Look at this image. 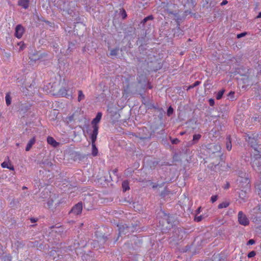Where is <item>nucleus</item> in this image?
<instances>
[{"label": "nucleus", "instance_id": "1", "mask_svg": "<svg viewBox=\"0 0 261 261\" xmlns=\"http://www.w3.org/2000/svg\"><path fill=\"white\" fill-rule=\"evenodd\" d=\"M258 137V134H252V136L247 135L246 136V140L250 145V146L254 148V153H260L261 154V144H258L256 142L257 138Z\"/></svg>", "mask_w": 261, "mask_h": 261}, {"label": "nucleus", "instance_id": "2", "mask_svg": "<svg viewBox=\"0 0 261 261\" xmlns=\"http://www.w3.org/2000/svg\"><path fill=\"white\" fill-rule=\"evenodd\" d=\"M102 117V113L101 112L97 113L96 117L93 119L91 122L93 130L91 135H97L98 133V123L100 122Z\"/></svg>", "mask_w": 261, "mask_h": 261}, {"label": "nucleus", "instance_id": "3", "mask_svg": "<svg viewBox=\"0 0 261 261\" xmlns=\"http://www.w3.org/2000/svg\"><path fill=\"white\" fill-rule=\"evenodd\" d=\"M242 174L244 175V176H240V178L238 179L239 181V187L241 189H243L245 190H249L250 187V180L246 176V173H243Z\"/></svg>", "mask_w": 261, "mask_h": 261}, {"label": "nucleus", "instance_id": "4", "mask_svg": "<svg viewBox=\"0 0 261 261\" xmlns=\"http://www.w3.org/2000/svg\"><path fill=\"white\" fill-rule=\"evenodd\" d=\"M238 222L240 224L247 226L249 224V220L242 211H240L238 215Z\"/></svg>", "mask_w": 261, "mask_h": 261}, {"label": "nucleus", "instance_id": "5", "mask_svg": "<svg viewBox=\"0 0 261 261\" xmlns=\"http://www.w3.org/2000/svg\"><path fill=\"white\" fill-rule=\"evenodd\" d=\"M83 210V204L82 202H79L75 205H74L70 213H73L74 215H77L82 213Z\"/></svg>", "mask_w": 261, "mask_h": 261}, {"label": "nucleus", "instance_id": "6", "mask_svg": "<svg viewBox=\"0 0 261 261\" xmlns=\"http://www.w3.org/2000/svg\"><path fill=\"white\" fill-rule=\"evenodd\" d=\"M97 135H91V145H92V154L93 156H95L98 154V149L95 144V141L97 139Z\"/></svg>", "mask_w": 261, "mask_h": 261}, {"label": "nucleus", "instance_id": "7", "mask_svg": "<svg viewBox=\"0 0 261 261\" xmlns=\"http://www.w3.org/2000/svg\"><path fill=\"white\" fill-rule=\"evenodd\" d=\"M24 32V28L21 24H18L15 28V36L20 39L22 37Z\"/></svg>", "mask_w": 261, "mask_h": 261}, {"label": "nucleus", "instance_id": "8", "mask_svg": "<svg viewBox=\"0 0 261 261\" xmlns=\"http://www.w3.org/2000/svg\"><path fill=\"white\" fill-rule=\"evenodd\" d=\"M47 143L53 146L56 147L59 145V143L57 142L53 137L49 136L47 138Z\"/></svg>", "mask_w": 261, "mask_h": 261}, {"label": "nucleus", "instance_id": "9", "mask_svg": "<svg viewBox=\"0 0 261 261\" xmlns=\"http://www.w3.org/2000/svg\"><path fill=\"white\" fill-rule=\"evenodd\" d=\"M59 93L63 97H65L66 98L71 97V95L68 93V90L64 87L61 88L59 90Z\"/></svg>", "mask_w": 261, "mask_h": 261}, {"label": "nucleus", "instance_id": "10", "mask_svg": "<svg viewBox=\"0 0 261 261\" xmlns=\"http://www.w3.org/2000/svg\"><path fill=\"white\" fill-rule=\"evenodd\" d=\"M29 0H18V4L23 8L27 9L29 7Z\"/></svg>", "mask_w": 261, "mask_h": 261}, {"label": "nucleus", "instance_id": "11", "mask_svg": "<svg viewBox=\"0 0 261 261\" xmlns=\"http://www.w3.org/2000/svg\"><path fill=\"white\" fill-rule=\"evenodd\" d=\"M35 141L36 139L35 137H34L29 141L25 148V150L27 151H28L31 149L32 146L35 144Z\"/></svg>", "mask_w": 261, "mask_h": 261}, {"label": "nucleus", "instance_id": "12", "mask_svg": "<svg viewBox=\"0 0 261 261\" xmlns=\"http://www.w3.org/2000/svg\"><path fill=\"white\" fill-rule=\"evenodd\" d=\"M1 166L3 168H8L10 170L13 171L14 170L13 166L6 162H4L3 163H2L1 164Z\"/></svg>", "mask_w": 261, "mask_h": 261}, {"label": "nucleus", "instance_id": "13", "mask_svg": "<svg viewBox=\"0 0 261 261\" xmlns=\"http://www.w3.org/2000/svg\"><path fill=\"white\" fill-rule=\"evenodd\" d=\"M129 228L126 226V227H125L124 225H122V226H120L119 227V234H125L126 233V230H127L128 229H129Z\"/></svg>", "mask_w": 261, "mask_h": 261}, {"label": "nucleus", "instance_id": "14", "mask_svg": "<svg viewBox=\"0 0 261 261\" xmlns=\"http://www.w3.org/2000/svg\"><path fill=\"white\" fill-rule=\"evenodd\" d=\"M122 187L124 192L129 189V184L127 181H123L122 184Z\"/></svg>", "mask_w": 261, "mask_h": 261}, {"label": "nucleus", "instance_id": "15", "mask_svg": "<svg viewBox=\"0 0 261 261\" xmlns=\"http://www.w3.org/2000/svg\"><path fill=\"white\" fill-rule=\"evenodd\" d=\"M227 143H226V148L228 151H230L231 149V142L230 140V137L228 136L226 138Z\"/></svg>", "mask_w": 261, "mask_h": 261}, {"label": "nucleus", "instance_id": "16", "mask_svg": "<svg viewBox=\"0 0 261 261\" xmlns=\"http://www.w3.org/2000/svg\"><path fill=\"white\" fill-rule=\"evenodd\" d=\"M85 96L84 94L83 91L82 90H79L78 91V97H77V100L78 101H81V100H83L85 98Z\"/></svg>", "mask_w": 261, "mask_h": 261}, {"label": "nucleus", "instance_id": "17", "mask_svg": "<svg viewBox=\"0 0 261 261\" xmlns=\"http://www.w3.org/2000/svg\"><path fill=\"white\" fill-rule=\"evenodd\" d=\"M229 205V202H222L221 203H220L219 205H218V208H220V209H221V208H226L227 207H228Z\"/></svg>", "mask_w": 261, "mask_h": 261}, {"label": "nucleus", "instance_id": "18", "mask_svg": "<svg viewBox=\"0 0 261 261\" xmlns=\"http://www.w3.org/2000/svg\"><path fill=\"white\" fill-rule=\"evenodd\" d=\"M244 189H242L241 190V192L239 193V197L240 198L242 199H245L246 197V190H244Z\"/></svg>", "mask_w": 261, "mask_h": 261}, {"label": "nucleus", "instance_id": "19", "mask_svg": "<svg viewBox=\"0 0 261 261\" xmlns=\"http://www.w3.org/2000/svg\"><path fill=\"white\" fill-rule=\"evenodd\" d=\"M224 92H225L224 89H222V90L219 91L216 95V99L218 100L220 99L222 97L224 93Z\"/></svg>", "mask_w": 261, "mask_h": 261}, {"label": "nucleus", "instance_id": "20", "mask_svg": "<svg viewBox=\"0 0 261 261\" xmlns=\"http://www.w3.org/2000/svg\"><path fill=\"white\" fill-rule=\"evenodd\" d=\"M201 136L200 134H195L193 137V143H197L199 140L201 138Z\"/></svg>", "mask_w": 261, "mask_h": 261}, {"label": "nucleus", "instance_id": "21", "mask_svg": "<svg viewBox=\"0 0 261 261\" xmlns=\"http://www.w3.org/2000/svg\"><path fill=\"white\" fill-rule=\"evenodd\" d=\"M120 13L123 19H124L126 18L127 14L125 10L123 8H122L120 10Z\"/></svg>", "mask_w": 261, "mask_h": 261}, {"label": "nucleus", "instance_id": "22", "mask_svg": "<svg viewBox=\"0 0 261 261\" xmlns=\"http://www.w3.org/2000/svg\"><path fill=\"white\" fill-rule=\"evenodd\" d=\"M6 102L7 106H9L11 104V98L9 94V93H7L6 97Z\"/></svg>", "mask_w": 261, "mask_h": 261}, {"label": "nucleus", "instance_id": "23", "mask_svg": "<svg viewBox=\"0 0 261 261\" xmlns=\"http://www.w3.org/2000/svg\"><path fill=\"white\" fill-rule=\"evenodd\" d=\"M73 119H74V114H72L70 116H68L66 118V121L68 123L72 121L73 120Z\"/></svg>", "mask_w": 261, "mask_h": 261}, {"label": "nucleus", "instance_id": "24", "mask_svg": "<svg viewBox=\"0 0 261 261\" xmlns=\"http://www.w3.org/2000/svg\"><path fill=\"white\" fill-rule=\"evenodd\" d=\"M118 51V49H117V48H115V49H112L110 52V55L112 56L117 55Z\"/></svg>", "mask_w": 261, "mask_h": 261}, {"label": "nucleus", "instance_id": "25", "mask_svg": "<svg viewBox=\"0 0 261 261\" xmlns=\"http://www.w3.org/2000/svg\"><path fill=\"white\" fill-rule=\"evenodd\" d=\"M255 255L256 252L255 251H251L248 254L247 256L248 258H251L254 257Z\"/></svg>", "mask_w": 261, "mask_h": 261}, {"label": "nucleus", "instance_id": "26", "mask_svg": "<svg viewBox=\"0 0 261 261\" xmlns=\"http://www.w3.org/2000/svg\"><path fill=\"white\" fill-rule=\"evenodd\" d=\"M173 113V109L171 107H169L167 110L168 116H170Z\"/></svg>", "mask_w": 261, "mask_h": 261}, {"label": "nucleus", "instance_id": "27", "mask_svg": "<svg viewBox=\"0 0 261 261\" xmlns=\"http://www.w3.org/2000/svg\"><path fill=\"white\" fill-rule=\"evenodd\" d=\"M218 199V196L217 195H213L211 198V201L212 203L215 202Z\"/></svg>", "mask_w": 261, "mask_h": 261}, {"label": "nucleus", "instance_id": "28", "mask_svg": "<svg viewBox=\"0 0 261 261\" xmlns=\"http://www.w3.org/2000/svg\"><path fill=\"white\" fill-rule=\"evenodd\" d=\"M246 34H247L246 32H243V33H242L239 34L237 35V38H240L241 37H243L246 36Z\"/></svg>", "mask_w": 261, "mask_h": 261}, {"label": "nucleus", "instance_id": "29", "mask_svg": "<svg viewBox=\"0 0 261 261\" xmlns=\"http://www.w3.org/2000/svg\"><path fill=\"white\" fill-rule=\"evenodd\" d=\"M202 216H198V217H196L194 219L195 221H197V222H200L202 220Z\"/></svg>", "mask_w": 261, "mask_h": 261}, {"label": "nucleus", "instance_id": "30", "mask_svg": "<svg viewBox=\"0 0 261 261\" xmlns=\"http://www.w3.org/2000/svg\"><path fill=\"white\" fill-rule=\"evenodd\" d=\"M254 243H255V241L253 239H250L248 241L247 244L248 245H252L254 244Z\"/></svg>", "mask_w": 261, "mask_h": 261}, {"label": "nucleus", "instance_id": "31", "mask_svg": "<svg viewBox=\"0 0 261 261\" xmlns=\"http://www.w3.org/2000/svg\"><path fill=\"white\" fill-rule=\"evenodd\" d=\"M208 101H209L210 105L211 106H213L214 105L215 101L213 99H212V98L210 99Z\"/></svg>", "mask_w": 261, "mask_h": 261}, {"label": "nucleus", "instance_id": "32", "mask_svg": "<svg viewBox=\"0 0 261 261\" xmlns=\"http://www.w3.org/2000/svg\"><path fill=\"white\" fill-rule=\"evenodd\" d=\"M179 142V140L178 139H174L172 140V143L173 144H176Z\"/></svg>", "mask_w": 261, "mask_h": 261}, {"label": "nucleus", "instance_id": "33", "mask_svg": "<svg viewBox=\"0 0 261 261\" xmlns=\"http://www.w3.org/2000/svg\"><path fill=\"white\" fill-rule=\"evenodd\" d=\"M145 18L147 19V21L148 20H152L154 19V17L152 15H149V16L146 17Z\"/></svg>", "mask_w": 261, "mask_h": 261}, {"label": "nucleus", "instance_id": "34", "mask_svg": "<svg viewBox=\"0 0 261 261\" xmlns=\"http://www.w3.org/2000/svg\"><path fill=\"white\" fill-rule=\"evenodd\" d=\"M145 18L147 19V21L148 20H152L154 19V17L152 15H149V16L146 17Z\"/></svg>", "mask_w": 261, "mask_h": 261}, {"label": "nucleus", "instance_id": "35", "mask_svg": "<svg viewBox=\"0 0 261 261\" xmlns=\"http://www.w3.org/2000/svg\"><path fill=\"white\" fill-rule=\"evenodd\" d=\"M18 45H20V50H22V49H23V48H24V44L23 43H22V42L18 43Z\"/></svg>", "mask_w": 261, "mask_h": 261}, {"label": "nucleus", "instance_id": "36", "mask_svg": "<svg viewBox=\"0 0 261 261\" xmlns=\"http://www.w3.org/2000/svg\"><path fill=\"white\" fill-rule=\"evenodd\" d=\"M200 83V82H199V81H196V82H195L194 83V84H193V86H191L190 88H193V87H196V86H197L199 85Z\"/></svg>", "mask_w": 261, "mask_h": 261}, {"label": "nucleus", "instance_id": "37", "mask_svg": "<svg viewBox=\"0 0 261 261\" xmlns=\"http://www.w3.org/2000/svg\"><path fill=\"white\" fill-rule=\"evenodd\" d=\"M147 21V19L145 17L141 21V23H142L143 25H144L145 23Z\"/></svg>", "mask_w": 261, "mask_h": 261}, {"label": "nucleus", "instance_id": "38", "mask_svg": "<svg viewBox=\"0 0 261 261\" xmlns=\"http://www.w3.org/2000/svg\"><path fill=\"white\" fill-rule=\"evenodd\" d=\"M227 3H228V2L227 0H223L222 1V2L221 3V5L223 6V5L227 4Z\"/></svg>", "mask_w": 261, "mask_h": 261}, {"label": "nucleus", "instance_id": "39", "mask_svg": "<svg viewBox=\"0 0 261 261\" xmlns=\"http://www.w3.org/2000/svg\"><path fill=\"white\" fill-rule=\"evenodd\" d=\"M118 172V169L117 168L114 169L112 170V173L114 174V175H116L117 173Z\"/></svg>", "mask_w": 261, "mask_h": 261}, {"label": "nucleus", "instance_id": "40", "mask_svg": "<svg viewBox=\"0 0 261 261\" xmlns=\"http://www.w3.org/2000/svg\"><path fill=\"white\" fill-rule=\"evenodd\" d=\"M229 184L228 182H227V184H226L224 188L225 189H228V188H229Z\"/></svg>", "mask_w": 261, "mask_h": 261}, {"label": "nucleus", "instance_id": "41", "mask_svg": "<svg viewBox=\"0 0 261 261\" xmlns=\"http://www.w3.org/2000/svg\"><path fill=\"white\" fill-rule=\"evenodd\" d=\"M257 18H261V12H259L257 16Z\"/></svg>", "mask_w": 261, "mask_h": 261}, {"label": "nucleus", "instance_id": "42", "mask_svg": "<svg viewBox=\"0 0 261 261\" xmlns=\"http://www.w3.org/2000/svg\"><path fill=\"white\" fill-rule=\"evenodd\" d=\"M200 209H201V207H199L197 209V213H200Z\"/></svg>", "mask_w": 261, "mask_h": 261}, {"label": "nucleus", "instance_id": "43", "mask_svg": "<svg viewBox=\"0 0 261 261\" xmlns=\"http://www.w3.org/2000/svg\"><path fill=\"white\" fill-rule=\"evenodd\" d=\"M185 134V132H182L180 133V135H184Z\"/></svg>", "mask_w": 261, "mask_h": 261}, {"label": "nucleus", "instance_id": "44", "mask_svg": "<svg viewBox=\"0 0 261 261\" xmlns=\"http://www.w3.org/2000/svg\"><path fill=\"white\" fill-rule=\"evenodd\" d=\"M216 148L217 149H220V146L219 145H216Z\"/></svg>", "mask_w": 261, "mask_h": 261}, {"label": "nucleus", "instance_id": "45", "mask_svg": "<svg viewBox=\"0 0 261 261\" xmlns=\"http://www.w3.org/2000/svg\"><path fill=\"white\" fill-rule=\"evenodd\" d=\"M234 94V92H232V91H231L230 92H229V95H230V94H232V95H233Z\"/></svg>", "mask_w": 261, "mask_h": 261}, {"label": "nucleus", "instance_id": "46", "mask_svg": "<svg viewBox=\"0 0 261 261\" xmlns=\"http://www.w3.org/2000/svg\"><path fill=\"white\" fill-rule=\"evenodd\" d=\"M51 204H52V202H51V203H49V202H48V205L49 206H50V205H51Z\"/></svg>", "mask_w": 261, "mask_h": 261}, {"label": "nucleus", "instance_id": "47", "mask_svg": "<svg viewBox=\"0 0 261 261\" xmlns=\"http://www.w3.org/2000/svg\"><path fill=\"white\" fill-rule=\"evenodd\" d=\"M31 221H32V222H35V220H33V219H31Z\"/></svg>", "mask_w": 261, "mask_h": 261}, {"label": "nucleus", "instance_id": "48", "mask_svg": "<svg viewBox=\"0 0 261 261\" xmlns=\"http://www.w3.org/2000/svg\"><path fill=\"white\" fill-rule=\"evenodd\" d=\"M156 186H153V188H156Z\"/></svg>", "mask_w": 261, "mask_h": 261}, {"label": "nucleus", "instance_id": "49", "mask_svg": "<svg viewBox=\"0 0 261 261\" xmlns=\"http://www.w3.org/2000/svg\"><path fill=\"white\" fill-rule=\"evenodd\" d=\"M149 88L150 89L152 88V87H151V86H149Z\"/></svg>", "mask_w": 261, "mask_h": 261}, {"label": "nucleus", "instance_id": "50", "mask_svg": "<svg viewBox=\"0 0 261 261\" xmlns=\"http://www.w3.org/2000/svg\"><path fill=\"white\" fill-rule=\"evenodd\" d=\"M25 188H26V187H23V189H25Z\"/></svg>", "mask_w": 261, "mask_h": 261}, {"label": "nucleus", "instance_id": "51", "mask_svg": "<svg viewBox=\"0 0 261 261\" xmlns=\"http://www.w3.org/2000/svg\"><path fill=\"white\" fill-rule=\"evenodd\" d=\"M258 194H261V191H260V193H259Z\"/></svg>", "mask_w": 261, "mask_h": 261}, {"label": "nucleus", "instance_id": "52", "mask_svg": "<svg viewBox=\"0 0 261 261\" xmlns=\"http://www.w3.org/2000/svg\"><path fill=\"white\" fill-rule=\"evenodd\" d=\"M1 116V115H0V117Z\"/></svg>", "mask_w": 261, "mask_h": 261}]
</instances>
